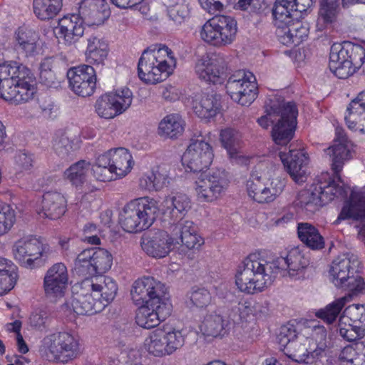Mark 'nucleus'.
Masks as SVG:
<instances>
[{"mask_svg":"<svg viewBox=\"0 0 365 365\" xmlns=\"http://www.w3.org/2000/svg\"><path fill=\"white\" fill-rule=\"evenodd\" d=\"M309 265V259L298 248L285 257H273L264 251L250 254L238 267L235 274L237 289L247 294L262 292L269 287L279 273L287 272L291 278L299 279Z\"/></svg>","mask_w":365,"mask_h":365,"instance_id":"nucleus-1","label":"nucleus"},{"mask_svg":"<svg viewBox=\"0 0 365 365\" xmlns=\"http://www.w3.org/2000/svg\"><path fill=\"white\" fill-rule=\"evenodd\" d=\"M36 93V78L29 68L12 61L0 64L1 98L21 104L33 99Z\"/></svg>","mask_w":365,"mask_h":365,"instance_id":"nucleus-2","label":"nucleus"},{"mask_svg":"<svg viewBox=\"0 0 365 365\" xmlns=\"http://www.w3.org/2000/svg\"><path fill=\"white\" fill-rule=\"evenodd\" d=\"M155 321H127L125 327L138 325L146 329H153L143 342L144 349L154 357L163 358L173 354L185 344V333L168 324L153 323Z\"/></svg>","mask_w":365,"mask_h":365,"instance_id":"nucleus-3","label":"nucleus"},{"mask_svg":"<svg viewBox=\"0 0 365 365\" xmlns=\"http://www.w3.org/2000/svg\"><path fill=\"white\" fill-rule=\"evenodd\" d=\"M360 264L357 255L347 252L336 257L329 269L331 282L335 287L349 292V297L365 289L364 279L359 273Z\"/></svg>","mask_w":365,"mask_h":365,"instance_id":"nucleus-4","label":"nucleus"},{"mask_svg":"<svg viewBox=\"0 0 365 365\" xmlns=\"http://www.w3.org/2000/svg\"><path fill=\"white\" fill-rule=\"evenodd\" d=\"M158 211L155 200L148 197L135 199L123 207L120 215V224L127 232H139L153 224Z\"/></svg>","mask_w":365,"mask_h":365,"instance_id":"nucleus-5","label":"nucleus"},{"mask_svg":"<svg viewBox=\"0 0 365 365\" xmlns=\"http://www.w3.org/2000/svg\"><path fill=\"white\" fill-rule=\"evenodd\" d=\"M43 349L53 361L68 363L81 353L80 337L70 331H61L51 334L43 339Z\"/></svg>","mask_w":365,"mask_h":365,"instance_id":"nucleus-6","label":"nucleus"},{"mask_svg":"<svg viewBox=\"0 0 365 365\" xmlns=\"http://www.w3.org/2000/svg\"><path fill=\"white\" fill-rule=\"evenodd\" d=\"M205 136L202 131H196L193 133L190 145L182 157V163L186 164L194 174L192 178L195 180V189L198 199L202 202L205 200V173L203 171L204 165L202 160L205 155Z\"/></svg>","mask_w":365,"mask_h":365,"instance_id":"nucleus-7","label":"nucleus"},{"mask_svg":"<svg viewBox=\"0 0 365 365\" xmlns=\"http://www.w3.org/2000/svg\"><path fill=\"white\" fill-rule=\"evenodd\" d=\"M298 109L293 101L279 105V116L272 126L271 136L275 144L287 145L294 135L297 125Z\"/></svg>","mask_w":365,"mask_h":365,"instance_id":"nucleus-8","label":"nucleus"},{"mask_svg":"<svg viewBox=\"0 0 365 365\" xmlns=\"http://www.w3.org/2000/svg\"><path fill=\"white\" fill-rule=\"evenodd\" d=\"M237 32L236 20L229 16L215 15L207 20V43L223 47L235 40Z\"/></svg>","mask_w":365,"mask_h":365,"instance_id":"nucleus-9","label":"nucleus"},{"mask_svg":"<svg viewBox=\"0 0 365 365\" xmlns=\"http://www.w3.org/2000/svg\"><path fill=\"white\" fill-rule=\"evenodd\" d=\"M226 89L230 98L243 106H249L257 96L255 76L244 71H238L228 78Z\"/></svg>","mask_w":365,"mask_h":365,"instance_id":"nucleus-10","label":"nucleus"},{"mask_svg":"<svg viewBox=\"0 0 365 365\" xmlns=\"http://www.w3.org/2000/svg\"><path fill=\"white\" fill-rule=\"evenodd\" d=\"M12 253L21 266L32 269L37 259L48 257L49 247L39 239L31 236L18 240L12 247Z\"/></svg>","mask_w":365,"mask_h":365,"instance_id":"nucleus-11","label":"nucleus"},{"mask_svg":"<svg viewBox=\"0 0 365 365\" xmlns=\"http://www.w3.org/2000/svg\"><path fill=\"white\" fill-rule=\"evenodd\" d=\"M161 57H168L173 60L172 51L166 46L161 44L152 45L145 49L138 61V75L139 78L145 83L155 84L157 76L154 69L156 68V63L158 58Z\"/></svg>","mask_w":365,"mask_h":365,"instance_id":"nucleus-12","label":"nucleus"},{"mask_svg":"<svg viewBox=\"0 0 365 365\" xmlns=\"http://www.w3.org/2000/svg\"><path fill=\"white\" fill-rule=\"evenodd\" d=\"M167 294L165 285L153 277H144L137 279L130 291L135 304L159 302Z\"/></svg>","mask_w":365,"mask_h":365,"instance_id":"nucleus-13","label":"nucleus"},{"mask_svg":"<svg viewBox=\"0 0 365 365\" xmlns=\"http://www.w3.org/2000/svg\"><path fill=\"white\" fill-rule=\"evenodd\" d=\"M69 87L76 95L88 97L93 94L96 86V72L92 66L81 65L67 72Z\"/></svg>","mask_w":365,"mask_h":365,"instance_id":"nucleus-14","label":"nucleus"},{"mask_svg":"<svg viewBox=\"0 0 365 365\" xmlns=\"http://www.w3.org/2000/svg\"><path fill=\"white\" fill-rule=\"evenodd\" d=\"M175 237L163 230H149L142 237L141 246L143 251L155 258L166 257L175 245Z\"/></svg>","mask_w":365,"mask_h":365,"instance_id":"nucleus-15","label":"nucleus"},{"mask_svg":"<svg viewBox=\"0 0 365 365\" xmlns=\"http://www.w3.org/2000/svg\"><path fill=\"white\" fill-rule=\"evenodd\" d=\"M68 273L67 267L63 263H56L46 271L43 278V287L47 297H63L68 288Z\"/></svg>","mask_w":365,"mask_h":365,"instance_id":"nucleus-16","label":"nucleus"},{"mask_svg":"<svg viewBox=\"0 0 365 365\" xmlns=\"http://www.w3.org/2000/svg\"><path fill=\"white\" fill-rule=\"evenodd\" d=\"M335 130L334 143L325 150V153L331 158V166L334 175L340 180L339 173L342 170L344 163L351 159V154L344 130L341 127H336Z\"/></svg>","mask_w":365,"mask_h":365,"instance_id":"nucleus-17","label":"nucleus"},{"mask_svg":"<svg viewBox=\"0 0 365 365\" xmlns=\"http://www.w3.org/2000/svg\"><path fill=\"white\" fill-rule=\"evenodd\" d=\"M279 157L287 172L297 184L307 180L305 168L308 163V156L304 150H290L289 153H280Z\"/></svg>","mask_w":365,"mask_h":365,"instance_id":"nucleus-18","label":"nucleus"},{"mask_svg":"<svg viewBox=\"0 0 365 365\" xmlns=\"http://www.w3.org/2000/svg\"><path fill=\"white\" fill-rule=\"evenodd\" d=\"M84 23L85 21L79 13L72 14L61 19L56 29L66 44L72 45L83 36L85 30Z\"/></svg>","mask_w":365,"mask_h":365,"instance_id":"nucleus-19","label":"nucleus"},{"mask_svg":"<svg viewBox=\"0 0 365 365\" xmlns=\"http://www.w3.org/2000/svg\"><path fill=\"white\" fill-rule=\"evenodd\" d=\"M79 14L90 25H101L109 17L110 11L106 0H82Z\"/></svg>","mask_w":365,"mask_h":365,"instance_id":"nucleus-20","label":"nucleus"},{"mask_svg":"<svg viewBox=\"0 0 365 365\" xmlns=\"http://www.w3.org/2000/svg\"><path fill=\"white\" fill-rule=\"evenodd\" d=\"M349 49L347 43H334L330 48L329 68L339 78H349L350 64H349Z\"/></svg>","mask_w":365,"mask_h":365,"instance_id":"nucleus-21","label":"nucleus"},{"mask_svg":"<svg viewBox=\"0 0 365 365\" xmlns=\"http://www.w3.org/2000/svg\"><path fill=\"white\" fill-rule=\"evenodd\" d=\"M312 185L322 206L331 202L335 197H345L347 195V191L344 186L337 184L327 173L322 175Z\"/></svg>","mask_w":365,"mask_h":365,"instance_id":"nucleus-22","label":"nucleus"},{"mask_svg":"<svg viewBox=\"0 0 365 365\" xmlns=\"http://www.w3.org/2000/svg\"><path fill=\"white\" fill-rule=\"evenodd\" d=\"M66 202L61 193L56 191L46 192L42 197L40 214L46 218L57 220L65 213Z\"/></svg>","mask_w":365,"mask_h":365,"instance_id":"nucleus-23","label":"nucleus"},{"mask_svg":"<svg viewBox=\"0 0 365 365\" xmlns=\"http://www.w3.org/2000/svg\"><path fill=\"white\" fill-rule=\"evenodd\" d=\"M246 190L248 196L258 203L272 202L268 180L257 170L251 173L246 183Z\"/></svg>","mask_w":365,"mask_h":365,"instance_id":"nucleus-24","label":"nucleus"},{"mask_svg":"<svg viewBox=\"0 0 365 365\" xmlns=\"http://www.w3.org/2000/svg\"><path fill=\"white\" fill-rule=\"evenodd\" d=\"M108 54V46L105 41L91 35L87 38L85 52L86 62L90 66H103Z\"/></svg>","mask_w":365,"mask_h":365,"instance_id":"nucleus-25","label":"nucleus"},{"mask_svg":"<svg viewBox=\"0 0 365 365\" xmlns=\"http://www.w3.org/2000/svg\"><path fill=\"white\" fill-rule=\"evenodd\" d=\"M293 205L300 212L309 216L314 215L323 207L312 185L309 188L298 192Z\"/></svg>","mask_w":365,"mask_h":365,"instance_id":"nucleus-26","label":"nucleus"},{"mask_svg":"<svg viewBox=\"0 0 365 365\" xmlns=\"http://www.w3.org/2000/svg\"><path fill=\"white\" fill-rule=\"evenodd\" d=\"M277 34L283 44L298 46L308 36L309 29L295 19L287 25L286 29L277 31Z\"/></svg>","mask_w":365,"mask_h":365,"instance_id":"nucleus-27","label":"nucleus"},{"mask_svg":"<svg viewBox=\"0 0 365 365\" xmlns=\"http://www.w3.org/2000/svg\"><path fill=\"white\" fill-rule=\"evenodd\" d=\"M297 235L300 241L312 250H321L325 247L324 237L317 227L309 222L297 224Z\"/></svg>","mask_w":365,"mask_h":365,"instance_id":"nucleus-28","label":"nucleus"},{"mask_svg":"<svg viewBox=\"0 0 365 365\" xmlns=\"http://www.w3.org/2000/svg\"><path fill=\"white\" fill-rule=\"evenodd\" d=\"M53 148L56 155L65 161L72 160L78 146L76 138L63 130H58L55 133L53 141Z\"/></svg>","mask_w":365,"mask_h":365,"instance_id":"nucleus-29","label":"nucleus"},{"mask_svg":"<svg viewBox=\"0 0 365 365\" xmlns=\"http://www.w3.org/2000/svg\"><path fill=\"white\" fill-rule=\"evenodd\" d=\"M365 217V190H352L349 203L345 205L338 217L358 220Z\"/></svg>","mask_w":365,"mask_h":365,"instance_id":"nucleus-30","label":"nucleus"},{"mask_svg":"<svg viewBox=\"0 0 365 365\" xmlns=\"http://www.w3.org/2000/svg\"><path fill=\"white\" fill-rule=\"evenodd\" d=\"M81 289L99 294L106 302L114 299L118 291L116 282L110 277H104L102 283H94L91 279H84L80 284Z\"/></svg>","mask_w":365,"mask_h":365,"instance_id":"nucleus-31","label":"nucleus"},{"mask_svg":"<svg viewBox=\"0 0 365 365\" xmlns=\"http://www.w3.org/2000/svg\"><path fill=\"white\" fill-rule=\"evenodd\" d=\"M185 128V122L176 113L167 115L159 123L158 134L163 138L177 139L182 135Z\"/></svg>","mask_w":365,"mask_h":365,"instance_id":"nucleus-32","label":"nucleus"},{"mask_svg":"<svg viewBox=\"0 0 365 365\" xmlns=\"http://www.w3.org/2000/svg\"><path fill=\"white\" fill-rule=\"evenodd\" d=\"M289 0H276L272 8V16L274 18V24L277 27V31L286 29L287 25L292 23L294 17V8H292Z\"/></svg>","mask_w":365,"mask_h":365,"instance_id":"nucleus-33","label":"nucleus"},{"mask_svg":"<svg viewBox=\"0 0 365 365\" xmlns=\"http://www.w3.org/2000/svg\"><path fill=\"white\" fill-rule=\"evenodd\" d=\"M111 170L116 177L122 178L130 172L133 161L128 150L125 148L112 149Z\"/></svg>","mask_w":365,"mask_h":365,"instance_id":"nucleus-34","label":"nucleus"},{"mask_svg":"<svg viewBox=\"0 0 365 365\" xmlns=\"http://www.w3.org/2000/svg\"><path fill=\"white\" fill-rule=\"evenodd\" d=\"M18 279L17 267L6 258H0V296L11 291Z\"/></svg>","mask_w":365,"mask_h":365,"instance_id":"nucleus-35","label":"nucleus"},{"mask_svg":"<svg viewBox=\"0 0 365 365\" xmlns=\"http://www.w3.org/2000/svg\"><path fill=\"white\" fill-rule=\"evenodd\" d=\"M63 0H34L33 8L36 16L42 21L53 19L61 10Z\"/></svg>","mask_w":365,"mask_h":365,"instance_id":"nucleus-36","label":"nucleus"},{"mask_svg":"<svg viewBox=\"0 0 365 365\" xmlns=\"http://www.w3.org/2000/svg\"><path fill=\"white\" fill-rule=\"evenodd\" d=\"M168 208L170 209V215L173 221L183 219L191 207L188 196L183 193H176L166 200Z\"/></svg>","mask_w":365,"mask_h":365,"instance_id":"nucleus-37","label":"nucleus"},{"mask_svg":"<svg viewBox=\"0 0 365 365\" xmlns=\"http://www.w3.org/2000/svg\"><path fill=\"white\" fill-rule=\"evenodd\" d=\"M15 48L21 50L26 55H31L36 48V34L25 27H19L15 32Z\"/></svg>","mask_w":365,"mask_h":365,"instance_id":"nucleus-38","label":"nucleus"},{"mask_svg":"<svg viewBox=\"0 0 365 365\" xmlns=\"http://www.w3.org/2000/svg\"><path fill=\"white\" fill-rule=\"evenodd\" d=\"M225 61L222 56L213 54L207 60V83L222 84L225 78Z\"/></svg>","mask_w":365,"mask_h":365,"instance_id":"nucleus-39","label":"nucleus"},{"mask_svg":"<svg viewBox=\"0 0 365 365\" xmlns=\"http://www.w3.org/2000/svg\"><path fill=\"white\" fill-rule=\"evenodd\" d=\"M207 180L209 194H207V201H213L221 196L228 185V180L225 171L222 170H216L210 173Z\"/></svg>","mask_w":365,"mask_h":365,"instance_id":"nucleus-40","label":"nucleus"},{"mask_svg":"<svg viewBox=\"0 0 365 365\" xmlns=\"http://www.w3.org/2000/svg\"><path fill=\"white\" fill-rule=\"evenodd\" d=\"M241 134L235 129L226 128L220 133V140L231 158L235 157L237 153L241 143Z\"/></svg>","mask_w":365,"mask_h":365,"instance_id":"nucleus-41","label":"nucleus"},{"mask_svg":"<svg viewBox=\"0 0 365 365\" xmlns=\"http://www.w3.org/2000/svg\"><path fill=\"white\" fill-rule=\"evenodd\" d=\"M109 96L118 115L123 113L131 106L133 93L128 88L118 89L109 93Z\"/></svg>","mask_w":365,"mask_h":365,"instance_id":"nucleus-42","label":"nucleus"},{"mask_svg":"<svg viewBox=\"0 0 365 365\" xmlns=\"http://www.w3.org/2000/svg\"><path fill=\"white\" fill-rule=\"evenodd\" d=\"M89 165L90 163L84 160H81L70 166L64 172V176L69 180L73 185L76 186L80 185L86 179V172L88 170Z\"/></svg>","mask_w":365,"mask_h":365,"instance_id":"nucleus-43","label":"nucleus"},{"mask_svg":"<svg viewBox=\"0 0 365 365\" xmlns=\"http://www.w3.org/2000/svg\"><path fill=\"white\" fill-rule=\"evenodd\" d=\"M339 5L337 0H321L318 21L331 24L336 19Z\"/></svg>","mask_w":365,"mask_h":365,"instance_id":"nucleus-44","label":"nucleus"},{"mask_svg":"<svg viewBox=\"0 0 365 365\" xmlns=\"http://www.w3.org/2000/svg\"><path fill=\"white\" fill-rule=\"evenodd\" d=\"M349 49V64L350 72L349 77L353 75L364 64L365 61V49L360 45L347 42Z\"/></svg>","mask_w":365,"mask_h":365,"instance_id":"nucleus-45","label":"nucleus"},{"mask_svg":"<svg viewBox=\"0 0 365 365\" xmlns=\"http://www.w3.org/2000/svg\"><path fill=\"white\" fill-rule=\"evenodd\" d=\"M364 321H353V324L342 327L339 324V334L348 341H354L358 339L362 338L365 335Z\"/></svg>","mask_w":365,"mask_h":365,"instance_id":"nucleus-46","label":"nucleus"},{"mask_svg":"<svg viewBox=\"0 0 365 365\" xmlns=\"http://www.w3.org/2000/svg\"><path fill=\"white\" fill-rule=\"evenodd\" d=\"M350 297L345 296L329 304L324 309L315 312V317L321 319H336L339 314Z\"/></svg>","mask_w":365,"mask_h":365,"instance_id":"nucleus-47","label":"nucleus"},{"mask_svg":"<svg viewBox=\"0 0 365 365\" xmlns=\"http://www.w3.org/2000/svg\"><path fill=\"white\" fill-rule=\"evenodd\" d=\"M170 229L171 237L176 239V240H175V245L179 244L178 240L184 237L185 235H190V233H195L197 230V227L194 223L185 218L176 220L175 222L173 221Z\"/></svg>","mask_w":365,"mask_h":365,"instance_id":"nucleus-48","label":"nucleus"},{"mask_svg":"<svg viewBox=\"0 0 365 365\" xmlns=\"http://www.w3.org/2000/svg\"><path fill=\"white\" fill-rule=\"evenodd\" d=\"M292 321H288L285 324H283L279 328V333L277 336V342L279 349L287 345L291 341L297 338L300 333V329L298 328V321H294L296 324L291 323Z\"/></svg>","mask_w":365,"mask_h":365,"instance_id":"nucleus-49","label":"nucleus"},{"mask_svg":"<svg viewBox=\"0 0 365 365\" xmlns=\"http://www.w3.org/2000/svg\"><path fill=\"white\" fill-rule=\"evenodd\" d=\"M93 263L97 274L105 273L112 266L113 256L107 250L100 247L96 248Z\"/></svg>","mask_w":365,"mask_h":365,"instance_id":"nucleus-50","label":"nucleus"},{"mask_svg":"<svg viewBox=\"0 0 365 365\" xmlns=\"http://www.w3.org/2000/svg\"><path fill=\"white\" fill-rule=\"evenodd\" d=\"M96 111L101 118L111 119L119 115L113 103L109 93L101 96L96 102Z\"/></svg>","mask_w":365,"mask_h":365,"instance_id":"nucleus-51","label":"nucleus"},{"mask_svg":"<svg viewBox=\"0 0 365 365\" xmlns=\"http://www.w3.org/2000/svg\"><path fill=\"white\" fill-rule=\"evenodd\" d=\"M226 308H220L218 310V313L215 312V317H217L221 319H224L225 318H235L237 317H239V319H245L250 317L252 314V309L250 306L246 305L245 303H237L232 306L231 309H227L229 313L227 315H223L225 313Z\"/></svg>","mask_w":365,"mask_h":365,"instance_id":"nucleus-52","label":"nucleus"},{"mask_svg":"<svg viewBox=\"0 0 365 365\" xmlns=\"http://www.w3.org/2000/svg\"><path fill=\"white\" fill-rule=\"evenodd\" d=\"M16 221L14 210L10 205H0V236L6 234Z\"/></svg>","mask_w":365,"mask_h":365,"instance_id":"nucleus-53","label":"nucleus"},{"mask_svg":"<svg viewBox=\"0 0 365 365\" xmlns=\"http://www.w3.org/2000/svg\"><path fill=\"white\" fill-rule=\"evenodd\" d=\"M33 155L29 153L19 152L14 158L15 168L19 173L29 172L34 168Z\"/></svg>","mask_w":365,"mask_h":365,"instance_id":"nucleus-54","label":"nucleus"},{"mask_svg":"<svg viewBox=\"0 0 365 365\" xmlns=\"http://www.w3.org/2000/svg\"><path fill=\"white\" fill-rule=\"evenodd\" d=\"M168 14L173 21L181 24L188 14V7L183 2H177L168 6Z\"/></svg>","mask_w":365,"mask_h":365,"instance_id":"nucleus-55","label":"nucleus"},{"mask_svg":"<svg viewBox=\"0 0 365 365\" xmlns=\"http://www.w3.org/2000/svg\"><path fill=\"white\" fill-rule=\"evenodd\" d=\"M166 58L167 57H161L160 58H158V61L156 63V68L154 69V71L156 72L155 73L158 74L157 76H160V78L155 79L157 80V83L166 80L173 71V68L175 63V58H173V60H172L169 58L173 63V65H171L168 62Z\"/></svg>","mask_w":365,"mask_h":365,"instance_id":"nucleus-56","label":"nucleus"},{"mask_svg":"<svg viewBox=\"0 0 365 365\" xmlns=\"http://www.w3.org/2000/svg\"><path fill=\"white\" fill-rule=\"evenodd\" d=\"M205 46L199 45L195 50V56L196 60L194 63V73L200 80L205 79V59L204 58Z\"/></svg>","mask_w":365,"mask_h":365,"instance_id":"nucleus-57","label":"nucleus"},{"mask_svg":"<svg viewBox=\"0 0 365 365\" xmlns=\"http://www.w3.org/2000/svg\"><path fill=\"white\" fill-rule=\"evenodd\" d=\"M347 113L361 116L365 114V90L353 99L346 108Z\"/></svg>","mask_w":365,"mask_h":365,"instance_id":"nucleus-58","label":"nucleus"},{"mask_svg":"<svg viewBox=\"0 0 365 365\" xmlns=\"http://www.w3.org/2000/svg\"><path fill=\"white\" fill-rule=\"evenodd\" d=\"M279 114V105L276 107L271 106L269 109H267L266 114L257 119L259 125L264 129H267L272 124V126L275 123Z\"/></svg>","mask_w":365,"mask_h":365,"instance_id":"nucleus-59","label":"nucleus"},{"mask_svg":"<svg viewBox=\"0 0 365 365\" xmlns=\"http://www.w3.org/2000/svg\"><path fill=\"white\" fill-rule=\"evenodd\" d=\"M158 302L135 304L139 306L135 319H155V306Z\"/></svg>","mask_w":365,"mask_h":365,"instance_id":"nucleus-60","label":"nucleus"},{"mask_svg":"<svg viewBox=\"0 0 365 365\" xmlns=\"http://www.w3.org/2000/svg\"><path fill=\"white\" fill-rule=\"evenodd\" d=\"M172 310L173 306L165 295V298L155 306V319H166L170 316Z\"/></svg>","mask_w":365,"mask_h":365,"instance_id":"nucleus-61","label":"nucleus"},{"mask_svg":"<svg viewBox=\"0 0 365 365\" xmlns=\"http://www.w3.org/2000/svg\"><path fill=\"white\" fill-rule=\"evenodd\" d=\"M39 107L45 118H53L56 116L58 108L50 98H41L39 100Z\"/></svg>","mask_w":365,"mask_h":365,"instance_id":"nucleus-62","label":"nucleus"},{"mask_svg":"<svg viewBox=\"0 0 365 365\" xmlns=\"http://www.w3.org/2000/svg\"><path fill=\"white\" fill-rule=\"evenodd\" d=\"M155 190H159L167 186L169 183L168 171L161 167L152 170Z\"/></svg>","mask_w":365,"mask_h":365,"instance_id":"nucleus-63","label":"nucleus"},{"mask_svg":"<svg viewBox=\"0 0 365 365\" xmlns=\"http://www.w3.org/2000/svg\"><path fill=\"white\" fill-rule=\"evenodd\" d=\"M220 95L216 93L207 98V119H210L220 113Z\"/></svg>","mask_w":365,"mask_h":365,"instance_id":"nucleus-64","label":"nucleus"}]
</instances>
